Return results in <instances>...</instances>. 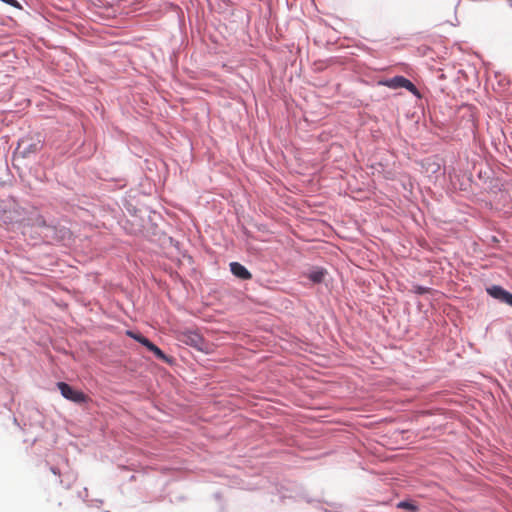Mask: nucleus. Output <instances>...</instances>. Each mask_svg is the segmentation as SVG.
<instances>
[{
  "mask_svg": "<svg viewBox=\"0 0 512 512\" xmlns=\"http://www.w3.org/2000/svg\"><path fill=\"white\" fill-rule=\"evenodd\" d=\"M57 387L60 390L61 395L72 402L84 403L87 401V396L83 392L73 389L65 382H58Z\"/></svg>",
  "mask_w": 512,
  "mask_h": 512,
  "instance_id": "obj_2",
  "label": "nucleus"
},
{
  "mask_svg": "<svg viewBox=\"0 0 512 512\" xmlns=\"http://www.w3.org/2000/svg\"><path fill=\"white\" fill-rule=\"evenodd\" d=\"M3 2L5 3H8V4H13L14 0H2Z\"/></svg>",
  "mask_w": 512,
  "mask_h": 512,
  "instance_id": "obj_15",
  "label": "nucleus"
},
{
  "mask_svg": "<svg viewBox=\"0 0 512 512\" xmlns=\"http://www.w3.org/2000/svg\"><path fill=\"white\" fill-rule=\"evenodd\" d=\"M487 293L491 297H493L503 303L504 297H505L507 291L500 286L494 285L490 288H487Z\"/></svg>",
  "mask_w": 512,
  "mask_h": 512,
  "instance_id": "obj_7",
  "label": "nucleus"
},
{
  "mask_svg": "<svg viewBox=\"0 0 512 512\" xmlns=\"http://www.w3.org/2000/svg\"><path fill=\"white\" fill-rule=\"evenodd\" d=\"M150 351H151V352H153V353H154V355H155L158 359L163 360V361H168L167 356H166V355L164 354V352H163L160 348H158L156 345L152 346V348H151V350H150Z\"/></svg>",
  "mask_w": 512,
  "mask_h": 512,
  "instance_id": "obj_10",
  "label": "nucleus"
},
{
  "mask_svg": "<svg viewBox=\"0 0 512 512\" xmlns=\"http://www.w3.org/2000/svg\"><path fill=\"white\" fill-rule=\"evenodd\" d=\"M128 335L131 336L132 338H134L135 340H137L142 345H145V343H146L145 341L148 340L146 337L139 335V334H134L132 332H128Z\"/></svg>",
  "mask_w": 512,
  "mask_h": 512,
  "instance_id": "obj_11",
  "label": "nucleus"
},
{
  "mask_svg": "<svg viewBox=\"0 0 512 512\" xmlns=\"http://www.w3.org/2000/svg\"><path fill=\"white\" fill-rule=\"evenodd\" d=\"M325 270L323 269H316L311 271L307 277L313 282V283H321L324 280L325 277Z\"/></svg>",
  "mask_w": 512,
  "mask_h": 512,
  "instance_id": "obj_8",
  "label": "nucleus"
},
{
  "mask_svg": "<svg viewBox=\"0 0 512 512\" xmlns=\"http://www.w3.org/2000/svg\"><path fill=\"white\" fill-rule=\"evenodd\" d=\"M230 270L236 277L242 280H249L252 278V274L240 263H230Z\"/></svg>",
  "mask_w": 512,
  "mask_h": 512,
  "instance_id": "obj_5",
  "label": "nucleus"
},
{
  "mask_svg": "<svg viewBox=\"0 0 512 512\" xmlns=\"http://www.w3.org/2000/svg\"><path fill=\"white\" fill-rule=\"evenodd\" d=\"M179 339L183 343L195 347L197 349H201L204 343V340L199 333L190 330L182 332Z\"/></svg>",
  "mask_w": 512,
  "mask_h": 512,
  "instance_id": "obj_4",
  "label": "nucleus"
},
{
  "mask_svg": "<svg viewBox=\"0 0 512 512\" xmlns=\"http://www.w3.org/2000/svg\"><path fill=\"white\" fill-rule=\"evenodd\" d=\"M503 303L512 307V294L507 291Z\"/></svg>",
  "mask_w": 512,
  "mask_h": 512,
  "instance_id": "obj_13",
  "label": "nucleus"
},
{
  "mask_svg": "<svg viewBox=\"0 0 512 512\" xmlns=\"http://www.w3.org/2000/svg\"><path fill=\"white\" fill-rule=\"evenodd\" d=\"M397 508L408 510L409 512H417L418 507L409 501H401L397 504Z\"/></svg>",
  "mask_w": 512,
  "mask_h": 512,
  "instance_id": "obj_9",
  "label": "nucleus"
},
{
  "mask_svg": "<svg viewBox=\"0 0 512 512\" xmlns=\"http://www.w3.org/2000/svg\"><path fill=\"white\" fill-rule=\"evenodd\" d=\"M145 347H147V349L150 351L152 346H154L155 344H153L149 339L147 341H145Z\"/></svg>",
  "mask_w": 512,
  "mask_h": 512,
  "instance_id": "obj_14",
  "label": "nucleus"
},
{
  "mask_svg": "<svg viewBox=\"0 0 512 512\" xmlns=\"http://www.w3.org/2000/svg\"><path fill=\"white\" fill-rule=\"evenodd\" d=\"M18 148H23L21 153L24 157H27L31 153H35L41 149V141L38 140L37 142L28 144L26 140H21L19 142Z\"/></svg>",
  "mask_w": 512,
  "mask_h": 512,
  "instance_id": "obj_6",
  "label": "nucleus"
},
{
  "mask_svg": "<svg viewBox=\"0 0 512 512\" xmlns=\"http://www.w3.org/2000/svg\"><path fill=\"white\" fill-rule=\"evenodd\" d=\"M382 85L387 86L391 89L405 88L413 94H417L418 90L416 86L407 78L403 76H395L391 79L381 82Z\"/></svg>",
  "mask_w": 512,
  "mask_h": 512,
  "instance_id": "obj_3",
  "label": "nucleus"
},
{
  "mask_svg": "<svg viewBox=\"0 0 512 512\" xmlns=\"http://www.w3.org/2000/svg\"><path fill=\"white\" fill-rule=\"evenodd\" d=\"M414 291H415L417 294L422 295V294L427 293V292L429 291V289H428V288H426V287H422V286H415V287H414Z\"/></svg>",
  "mask_w": 512,
  "mask_h": 512,
  "instance_id": "obj_12",
  "label": "nucleus"
},
{
  "mask_svg": "<svg viewBox=\"0 0 512 512\" xmlns=\"http://www.w3.org/2000/svg\"><path fill=\"white\" fill-rule=\"evenodd\" d=\"M24 217V209L21 208L14 200L7 201L0 209V223L6 226H13L20 223Z\"/></svg>",
  "mask_w": 512,
  "mask_h": 512,
  "instance_id": "obj_1",
  "label": "nucleus"
}]
</instances>
